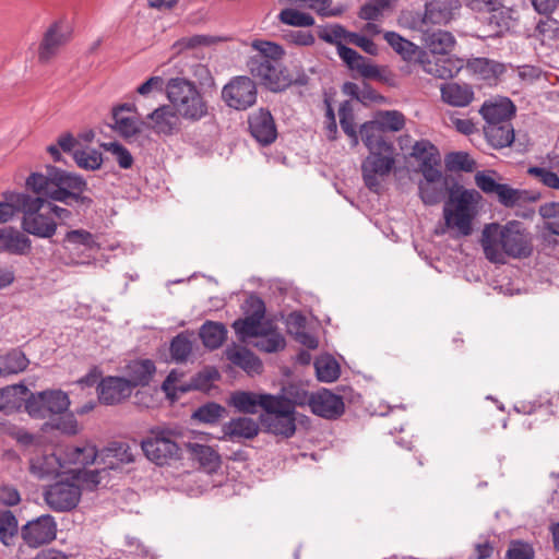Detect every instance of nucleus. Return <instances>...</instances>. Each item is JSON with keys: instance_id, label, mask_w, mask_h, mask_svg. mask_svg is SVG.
Wrapping results in <instances>:
<instances>
[{"instance_id": "1", "label": "nucleus", "mask_w": 559, "mask_h": 559, "mask_svg": "<svg viewBox=\"0 0 559 559\" xmlns=\"http://www.w3.org/2000/svg\"><path fill=\"white\" fill-rule=\"evenodd\" d=\"M440 164L439 157L431 163L426 160L415 169L424 177L418 182V195L427 206L437 205L447 198L443 206L444 227L437 228L436 235L455 229L453 238L471 236L477 205L483 197L479 191L463 187L452 175H444L439 168Z\"/></svg>"}, {"instance_id": "2", "label": "nucleus", "mask_w": 559, "mask_h": 559, "mask_svg": "<svg viewBox=\"0 0 559 559\" xmlns=\"http://www.w3.org/2000/svg\"><path fill=\"white\" fill-rule=\"evenodd\" d=\"M532 234L520 221L486 224L481 233V246L485 257L491 263H504V255L513 259H526L533 254Z\"/></svg>"}, {"instance_id": "3", "label": "nucleus", "mask_w": 559, "mask_h": 559, "mask_svg": "<svg viewBox=\"0 0 559 559\" xmlns=\"http://www.w3.org/2000/svg\"><path fill=\"white\" fill-rule=\"evenodd\" d=\"M166 94L170 104L176 108L179 116L189 121L198 122L207 116L214 118L210 111L207 100L194 82L187 78H171L166 84Z\"/></svg>"}, {"instance_id": "4", "label": "nucleus", "mask_w": 559, "mask_h": 559, "mask_svg": "<svg viewBox=\"0 0 559 559\" xmlns=\"http://www.w3.org/2000/svg\"><path fill=\"white\" fill-rule=\"evenodd\" d=\"M369 155L361 163V176L364 185L373 193H380L381 183L378 176H389L395 168V147L391 141L379 135L373 143V148L368 150Z\"/></svg>"}, {"instance_id": "5", "label": "nucleus", "mask_w": 559, "mask_h": 559, "mask_svg": "<svg viewBox=\"0 0 559 559\" xmlns=\"http://www.w3.org/2000/svg\"><path fill=\"white\" fill-rule=\"evenodd\" d=\"M176 431L170 428L153 427L150 436L141 440V448L146 459L157 466H164L170 460H181V449L171 439Z\"/></svg>"}, {"instance_id": "6", "label": "nucleus", "mask_w": 559, "mask_h": 559, "mask_svg": "<svg viewBox=\"0 0 559 559\" xmlns=\"http://www.w3.org/2000/svg\"><path fill=\"white\" fill-rule=\"evenodd\" d=\"M251 47L258 53L249 57L247 68L250 74L253 78H259L260 83L266 88L272 82L269 73L276 71L273 62L283 59L285 49L282 45L266 39H254Z\"/></svg>"}, {"instance_id": "7", "label": "nucleus", "mask_w": 559, "mask_h": 559, "mask_svg": "<svg viewBox=\"0 0 559 559\" xmlns=\"http://www.w3.org/2000/svg\"><path fill=\"white\" fill-rule=\"evenodd\" d=\"M91 191L87 180L83 175L66 170L58 189H53L50 195L53 202H59L66 206L82 209L84 212L91 210L95 204L93 198L85 192ZM79 213V210H76Z\"/></svg>"}, {"instance_id": "8", "label": "nucleus", "mask_w": 559, "mask_h": 559, "mask_svg": "<svg viewBox=\"0 0 559 559\" xmlns=\"http://www.w3.org/2000/svg\"><path fill=\"white\" fill-rule=\"evenodd\" d=\"M69 395L60 389H47L32 392L26 401L25 412L35 419H45L52 415H61L69 409Z\"/></svg>"}, {"instance_id": "9", "label": "nucleus", "mask_w": 559, "mask_h": 559, "mask_svg": "<svg viewBox=\"0 0 559 559\" xmlns=\"http://www.w3.org/2000/svg\"><path fill=\"white\" fill-rule=\"evenodd\" d=\"M296 412L289 411L273 399L266 413L259 415L262 431L283 439H289L296 433Z\"/></svg>"}, {"instance_id": "10", "label": "nucleus", "mask_w": 559, "mask_h": 559, "mask_svg": "<svg viewBox=\"0 0 559 559\" xmlns=\"http://www.w3.org/2000/svg\"><path fill=\"white\" fill-rule=\"evenodd\" d=\"M257 97V84L246 75L233 78L222 90V99L226 106L239 111L252 107Z\"/></svg>"}, {"instance_id": "11", "label": "nucleus", "mask_w": 559, "mask_h": 559, "mask_svg": "<svg viewBox=\"0 0 559 559\" xmlns=\"http://www.w3.org/2000/svg\"><path fill=\"white\" fill-rule=\"evenodd\" d=\"M46 206V199H39V203L33 206L21 219V228L28 236L39 239H48L52 245L56 241L53 237L57 234L59 223L48 213L41 210Z\"/></svg>"}, {"instance_id": "12", "label": "nucleus", "mask_w": 559, "mask_h": 559, "mask_svg": "<svg viewBox=\"0 0 559 559\" xmlns=\"http://www.w3.org/2000/svg\"><path fill=\"white\" fill-rule=\"evenodd\" d=\"M82 497V487L70 479H60L44 491V500L55 512L74 510Z\"/></svg>"}, {"instance_id": "13", "label": "nucleus", "mask_w": 559, "mask_h": 559, "mask_svg": "<svg viewBox=\"0 0 559 559\" xmlns=\"http://www.w3.org/2000/svg\"><path fill=\"white\" fill-rule=\"evenodd\" d=\"M58 525L51 514H41L21 526V538L29 548L48 545L57 537Z\"/></svg>"}, {"instance_id": "14", "label": "nucleus", "mask_w": 559, "mask_h": 559, "mask_svg": "<svg viewBox=\"0 0 559 559\" xmlns=\"http://www.w3.org/2000/svg\"><path fill=\"white\" fill-rule=\"evenodd\" d=\"M45 170V174L31 171L25 180V189L27 192L33 193L34 197L46 199V202L48 200L53 201L50 193L60 186L66 169L52 164H47Z\"/></svg>"}, {"instance_id": "15", "label": "nucleus", "mask_w": 559, "mask_h": 559, "mask_svg": "<svg viewBox=\"0 0 559 559\" xmlns=\"http://www.w3.org/2000/svg\"><path fill=\"white\" fill-rule=\"evenodd\" d=\"M344 395L326 388L311 392L310 411L313 415L328 420H336L345 413Z\"/></svg>"}, {"instance_id": "16", "label": "nucleus", "mask_w": 559, "mask_h": 559, "mask_svg": "<svg viewBox=\"0 0 559 559\" xmlns=\"http://www.w3.org/2000/svg\"><path fill=\"white\" fill-rule=\"evenodd\" d=\"M72 38V27L66 20H58L50 24L43 36L38 47V60L41 63L48 62L58 49L69 43Z\"/></svg>"}, {"instance_id": "17", "label": "nucleus", "mask_w": 559, "mask_h": 559, "mask_svg": "<svg viewBox=\"0 0 559 559\" xmlns=\"http://www.w3.org/2000/svg\"><path fill=\"white\" fill-rule=\"evenodd\" d=\"M248 130L257 143L263 147L273 144L278 136L275 119L266 107H261L248 116Z\"/></svg>"}, {"instance_id": "18", "label": "nucleus", "mask_w": 559, "mask_h": 559, "mask_svg": "<svg viewBox=\"0 0 559 559\" xmlns=\"http://www.w3.org/2000/svg\"><path fill=\"white\" fill-rule=\"evenodd\" d=\"M273 399L267 392L236 390L227 399V405L243 415H255L259 411L266 413Z\"/></svg>"}, {"instance_id": "19", "label": "nucleus", "mask_w": 559, "mask_h": 559, "mask_svg": "<svg viewBox=\"0 0 559 559\" xmlns=\"http://www.w3.org/2000/svg\"><path fill=\"white\" fill-rule=\"evenodd\" d=\"M52 245L62 247L67 252L78 259L90 258L87 252L97 251L99 249L95 236L83 228L68 230L62 239L52 241ZM75 263H83V261L75 260Z\"/></svg>"}, {"instance_id": "20", "label": "nucleus", "mask_w": 559, "mask_h": 559, "mask_svg": "<svg viewBox=\"0 0 559 559\" xmlns=\"http://www.w3.org/2000/svg\"><path fill=\"white\" fill-rule=\"evenodd\" d=\"M146 119L152 122L141 120L140 123L158 135L170 136L181 131L180 116L174 106L160 105L150 112Z\"/></svg>"}, {"instance_id": "21", "label": "nucleus", "mask_w": 559, "mask_h": 559, "mask_svg": "<svg viewBox=\"0 0 559 559\" xmlns=\"http://www.w3.org/2000/svg\"><path fill=\"white\" fill-rule=\"evenodd\" d=\"M98 402L114 406L128 400L132 394L129 382L122 376L103 377L96 385Z\"/></svg>"}, {"instance_id": "22", "label": "nucleus", "mask_w": 559, "mask_h": 559, "mask_svg": "<svg viewBox=\"0 0 559 559\" xmlns=\"http://www.w3.org/2000/svg\"><path fill=\"white\" fill-rule=\"evenodd\" d=\"M516 106L508 96H497L487 99L479 108V114L486 123L510 122L516 116Z\"/></svg>"}, {"instance_id": "23", "label": "nucleus", "mask_w": 559, "mask_h": 559, "mask_svg": "<svg viewBox=\"0 0 559 559\" xmlns=\"http://www.w3.org/2000/svg\"><path fill=\"white\" fill-rule=\"evenodd\" d=\"M262 430L261 424L249 416H239L231 418L222 426L223 436L218 440H228L231 442L240 439L253 440Z\"/></svg>"}, {"instance_id": "24", "label": "nucleus", "mask_w": 559, "mask_h": 559, "mask_svg": "<svg viewBox=\"0 0 559 559\" xmlns=\"http://www.w3.org/2000/svg\"><path fill=\"white\" fill-rule=\"evenodd\" d=\"M37 454L36 457L29 459L28 471L32 475L43 479L51 476L59 477L62 474L60 471L64 467L66 461L55 451L49 452L45 444Z\"/></svg>"}, {"instance_id": "25", "label": "nucleus", "mask_w": 559, "mask_h": 559, "mask_svg": "<svg viewBox=\"0 0 559 559\" xmlns=\"http://www.w3.org/2000/svg\"><path fill=\"white\" fill-rule=\"evenodd\" d=\"M32 239L13 226L0 228V253L27 257L32 253Z\"/></svg>"}, {"instance_id": "26", "label": "nucleus", "mask_w": 559, "mask_h": 559, "mask_svg": "<svg viewBox=\"0 0 559 559\" xmlns=\"http://www.w3.org/2000/svg\"><path fill=\"white\" fill-rule=\"evenodd\" d=\"M31 390L19 382L0 389V412L5 415H13L22 411L25 412L26 401Z\"/></svg>"}, {"instance_id": "27", "label": "nucleus", "mask_w": 559, "mask_h": 559, "mask_svg": "<svg viewBox=\"0 0 559 559\" xmlns=\"http://www.w3.org/2000/svg\"><path fill=\"white\" fill-rule=\"evenodd\" d=\"M127 381L133 390L138 386H146L156 373V365L150 358H135L126 365Z\"/></svg>"}, {"instance_id": "28", "label": "nucleus", "mask_w": 559, "mask_h": 559, "mask_svg": "<svg viewBox=\"0 0 559 559\" xmlns=\"http://www.w3.org/2000/svg\"><path fill=\"white\" fill-rule=\"evenodd\" d=\"M99 464H104L108 469H116L120 464L134 462V455L128 442L111 441L100 451Z\"/></svg>"}, {"instance_id": "29", "label": "nucleus", "mask_w": 559, "mask_h": 559, "mask_svg": "<svg viewBox=\"0 0 559 559\" xmlns=\"http://www.w3.org/2000/svg\"><path fill=\"white\" fill-rule=\"evenodd\" d=\"M226 358L247 373H260L263 369L262 360L248 347L233 343L225 349Z\"/></svg>"}, {"instance_id": "30", "label": "nucleus", "mask_w": 559, "mask_h": 559, "mask_svg": "<svg viewBox=\"0 0 559 559\" xmlns=\"http://www.w3.org/2000/svg\"><path fill=\"white\" fill-rule=\"evenodd\" d=\"M310 396L311 393L298 382H289L286 385H282L280 392L273 394L276 402L293 412H296L297 407H310Z\"/></svg>"}, {"instance_id": "31", "label": "nucleus", "mask_w": 559, "mask_h": 559, "mask_svg": "<svg viewBox=\"0 0 559 559\" xmlns=\"http://www.w3.org/2000/svg\"><path fill=\"white\" fill-rule=\"evenodd\" d=\"M483 132L487 143L495 150L510 147L515 141V130L511 122L486 123Z\"/></svg>"}, {"instance_id": "32", "label": "nucleus", "mask_w": 559, "mask_h": 559, "mask_svg": "<svg viewBox=\"0 0 559 559\" xmlns=\"http://www.w3.org/2000/svg\"><path fill=\"white\" fill-rule=\"evenodd\" d=\"M466 68L474 74H478L481 80L497 85L500 76L507 71V66L502 62L486 57L472 58L467 61Z\"/></svg>"}, {"instance_id": "33", "label": "nucleus", "mask_w": 559, "mask_h": 559, "mask_svg": "<svg viewBox=\"0 0 559 559\" xmlns=\"http://www.w3.org/2000/svg\"><path fill=\"white\" fill-rule=\"evenodd\" d=\"M441 100L452 107H466L475 98L473 87L456 82L443 83L440 86Z\"/></svg>"}, {"instance_id": "34", "label": "nucleus", "mask_w": 559, "mask_h": 559, "mask_svg": "<svg viewBox=\"0 0 559 559\" xmlns=\"http://www.w3.org/2000/svg\"><path fill=\"white\" fill-rule=\"evenodd\" d=\"M227 333L223 322L206 320L199 330V337L206 349L215 350L225 343Z\"/></svg>"}, {"instance_id": "35", "label": "nucleus", "mask_w": 559, "mask_h": 559, "mask_svg": "<svg viewBox=\"0 0 559 559\" xmlns=\"http://www.w3.org/2000/svg\"><path fill=\"white\" fill-rule=\"evenodd\" d=\"M460 5L459 0H428L425 3L426 17L430 24H447Z\"/></svg>"}, {"instance_id": "36", "label": "nucleus", "mask_w": 559, "mask_h": 559, "mask_svg": "<svg viewBox=\"0 0 559 559\" xmlns=\"http://www.w3.org/2000/svg\"><path fill=\"white\" fill-rule=\"evenodd\" d=\"M187 449L207 473H216L222 464L221 455L212 447L201 443H186Z\"/></svg>"}, {"instance_id": "37", "label": "nucleus", "mask_w": 559, "mask_h": 559, "mask_svg": "<svg viewBox=\"0 0 559 559\" xmlns=\"http://www.w3.org/2000/svg\"><path fill=\"white\" fill-rule=\"evenodd\" d=\"M424 44L432 55L445 56L454 47L455 37L449 31L426 32L424 34Z\"/></svg>"}, {"instance_id": "38", "label": "nucleus", "mask_w": 559, "mask_h": 559, "mask_svg": "<svg viewBox=\"0 0 559 559\" xmlns=\"http://www.w3.org/2000/svg\"><path fill=\"white\" fill-rule=\"evenodd\" d=\"M313 366L318 381L324 383L336 381L342 372L340 362L330 353L317 357Z\"/></svg>"}, {"instance_id": "39", "label": "nucleus", "mask_w": 559, "mask_h": 559, "mask_svg": "<svg viewBox=\"0 0 559 559\" xmlns=\"http://www.w3.org/2000/svg\"><path fill=\"white\" fill-rule=\"evenodd\" d=\"M29 359L21 347L11 348L0 355V376L16 374L26 370Z\"/></svg>"}, {"instance_id": "40", "label": "nucleus", "mask_w": 559, "mask_h": 559, "mask_svg": "<svg viewBox=\"0 0 559 559\" xmlns=\"http://www.w3.org/2000/svg\"><path fill=\"white\" fill-rule=\"evenodd\" d=\"M224 38L219 36L204 35V34H195L190 37H181L177 39L170 47L173 51L171 58H175L181 55L185 50L195 49L197 47H210L217 43L223 41Z\"/></svg>"}, {"instance_id": "41", "label": "nucleus", "mask_w": 559, "mask_h": 559, "mask_svg": "<svg viewBox=\"0 0 559 559\" xmlns=\"http://www.w3.org/2000/svg\"><path fill=\"white\" fill-rule=\"evenodd\" d=\"M263 318H258L253 316H245L243 318H238L231 323V328L235 331V334L240 343H247L250 338H259L261 335L260 332V320Z\"/></svg>"}, {"instance_id": "42", "label": "nucleus", "mask_w": 559, "mask_h": 559, "mask_svg": "<svg viewBox=\"0 0 559 559\" xmlns=\"http://www.w3.org/2000/svg\"><path fill=\"white\" fill-rule=\"evenodd\" d=\"M19 533L21 527L15 514L11 510H0V543L5 547L13 546Z\"/></svg>"}, {"instance_id": "43", "label": "nucleus", "mask_w": 559, "mask_h": 559, "mask_svg": "<svg viewBox=\"0 0 559 559\" xmlns=\"http://www.w3.org/2000/svg\"><path fill=\"white\" fill-rule=\"evenodd\" d=\"M227 414V409L217 402L209 401L193 411L191 419L201 424L215 425Z\"/></svg>"}, {"instance_id": "44", "label": "nucleus", "mask_w": 559, "mask_h": 559, "mask_svg": "<svg viewBox=\"0 0 559 559\" xmlns=\"http://www.w3.org/2000/svg\"><path fill=\"white\" fill-rule=\"evenodd\" d=\"M190 334L192 333L189 330L182 331L170 340V356L171 359L177 364L186 362L192 353L193 343L189 337Z\"/></svg>"}, {"instance_id": "45", "label": "nucleus", "mask_w": 559, "mask_h": 559, "mask_svg": "<svg viewBox=\"0 0 559 559\" xmlns=\"http://www.w3.org/2000/svg\"><path fill=\"white\" fill-rule=\"evenodd\" d=\"M360 35L361 34L359 33L347 31L341 24L331 25V31H329L326 27H323L318 32V36L321 40L331 45H336V47L338 44H342V40L355 45Z\"/></svg>"}, {"instance_id": "46", "label": "nucleus", "mask_w": 559, "mask_h": 559, "mask_svg": "<svg viewBox=\"0 0 559 559\" xmlns=\"http://www.w3.org/2000/svg\"><path fill=\"white\" fill-rule=\"evenodd\" d=\"M384 39L404 61H413V57L415 56L416 50H418L417 45L394 31H386L384 33Z\"/></svg>"}, {"instance_id": "47", "label": "nucleus", "mask_w": 559, "mask_h": 559, "mask_svg": "<svg viewBox=\"0 0 559 559\" xmlns=\"http://www.w3.org/2000/svg\"><path fill=\"white\" fill-rule=\"evenodd\" d=\"M59 430L66 436H75L80 432L79 423L73 412H66L57 419L46 421L41 425V431Z\"/></svg>"}, {"instance_id": "48", "label": "nucleus", "mask_w": 559, "mask_h": 559, "mask_svg": "<svg viewBox=\"0 0 559 559\" xmlns=\"http://www.w3.org/2000/svg\"><path fill=\"white\" fill-rule=\"evenodd\" d=\"M369 123H378L381 132H397L405 126V116L399 110H379Z\"/></svg>"}, {"instance_id": "49", "label": "nucleus", "mask_w": 559, "mask_h": 559, "mask_svg": "<svg viewBox=\"0 0 559 559\" xmlns=\"http://www.w3.org/2000/svg\"><path fill=\"white\" fill-rule=\"evenodd\" d=\"M444 165L448 171L473 173L477 166L476 160L467 152L454 151L444 157Z\"/></svg>"}, {"instance_id": "50", "label": "nucleus", "mask_w": 559, "mask_h": 559, "mask_svg": "<svg viewBox=\"0 0 559 559\" xmlns=\"http://www.w3.org/2000/svg\"><path fill=\"white\" fill-rule=\"evenodd\" d=\"M68 462L71 464H82L84 467L100 460V453L96 445L87 444L84 447H71L67 450Z\"/></svg>"}, {"instance_id": "51", "label": "nucleus", "mask_w": 559, "mask_h": 559, "mask_svg": "<svg viewBox=\"0 0 559 559\" xmlns=\"http://www.w3.org/2000/svg\"><path fill=\"white\" fill-rule=\"evenodd\" d=\"M73 160L76 166L83 170L95 171L102 168L105 157L102 152L96 148L76 150L73 154Z\"/></svg>"}, {"instance_id": "52", "label": "nucleus", "mask_w": 559, "mask_h": 559, "mask_svg": "<svg viewBox=\"0 0 559 559\" xmlns=\"http://www.w3.org/2000/svg\"><path fill=\"white\" fill-rule=\"evenodd\" d=\"M191 73L194 78L195 86L203 94L213 95L216 90V83L214 76L211 73V70L206 64L203 63H194L191 66Z\"/></svg>"}, {"instance_id": "53", "label": "nucleus", "mask_w": 559, "mask_h": 559, "mask_svg": "<svg viewBox=\"0 0 559 559\" xmlns=\"http://www.w3.org/2000/svg\"><path fill=\"white\" fill-rule=\"evenodd\" d=\"M112 121L108 126L126 141L139 135L142 131L141 120H138L135 117L117 116L112 118Z\"/></svg>"}, {"instance_id": "54", "label": "nucleus", "mask_w": 559, "mask_h": 559, "mask_svg": "<svg viewBox=\"0 0 559 559\" xmlns=\"http://www.w3.org/2000/svg\"><path fill=\"white\" fill-rule=\"evenodd\" d=\"M277 19L282 24L294 27H311L316 24V20L310 13L294 8L283 9Z\"/></svg>"}, {"instance_id": "55", "label": "nucleus", "mask_w": 559, "mask_h": 559, "mask_svg": "<svg viewBox=\"0 0 559 559\" xmlns=\"http://www.w3.org/2000/svg\"><path fill=\"white\" fill-rule=\"evenodd\" d=\"M338 116L343 132L350 139L353 145H357L358 133L356 130L353 106L349 100H344L340 104Z\"/></svg>"}, {"instance_id": "56", "label": "nucleus", "mask_w": 559, "mask_h": 559, "mask_svg": "<svg viewBox=\"0 0 559 559\" xmlns=\"http://www.w3.org/2000/svg\"><path fill=\"white\" fill-rule=\"evenodd\" d=\"M9 436L16 440V442L24 449L33 448V452H39L46 444V438L41 435H34L24 428L13 427Z\"/></svg>"}, {"instance_id": "57", "label": "nucleus", "mask_w": 559, "mask_h": 559, "mask_svg": "<svg viewBox=\"0 0 559 559\" xmlns=\"http://www.w3.org/2000/svg\"><path fill=\"white\" fill-rule=\"evenodd\" d=\"M413 60L420 64L426 73L432 74L436 78L448 79L453 76V72L450 68H447L445 66L440 67L438 63L432 66L428 52L420 47L416 50Z\"/></svg>"}, {"instance_id": "58", "label": "nucleus", "mask_w": 559, "mask_h": 559, "mask_svg": "<svg viewBox=\"0 0 559 559\" xmlns=\"http://www.w3.org/2000/svg\"><path fill=\"white\" fill-rule=\"evenodd\" d=\"M105 152L111 153L121 169H130L134 164V158L131 152L119 141L103 142L99 144Z\"/></svg>"}, {"instance_id": "59", "label": "nucleus", "mask_w": 559, "mask_h": 559, "mask_svg": "<svg viewBox=\"0 0 559 559\" xmlns=\"http://www.w3.org/2000/svg\"><path fill=\"white\" fill-rule=\"evenodd\" d=\"M498 171L493 169L479 170L475 174L474 179L478 189L487 195H495L501 182Z\"/></svg>"}, {"instance_id": "60", "label": "nucleus", "mask_w": 559, "mask_h": 559, "mask_svg": "<svg viewBox=\"0 0 559 559\" xmlns=\"http://www.w3.org/2000/svg\"><path fill=\"white\" fill-rule=\"evenodd\" d=\"M409 155L419 160V164H425L426 160L431 163L440 157L438 147L425 139L415 142Z\"/></svg>"}, {"instance_id": "61", "label": "nucleus", "mask_w": 559, "mask_h": 559, "mask_svg": "<svg viewBox=\"0 0 559 559\" xmlns=\"http://www.w3.org/2000/svg\"><path fill=\"white\" fill-rule=\"evenodd\" d=\"M296 73L297 75L295 79H293L292 75H287L286 78H284V80H281V85L277 80L271 82V85H269L266 90H269L272 93H282L292 85L306 86L309 84L310 78L307 75L301 66L297 69Z\"/></svg>"}, {"instance_id": "62", "label": "nucleus", "mask_w": 559, "mask_h": 559, "mask_svg": "<svg viewBox=\"0 0 559 559\" xmlns=\"http://www.w3.org/2000/svg\"><path fill=\"white\" fill-rule=\"evenodd\" d=\"M535 549L523 539H511L506 552V559H534Z\"/></svg>"}, {"instance_id": "63", "label": "nucleus", "mask_w": 559, "mask_h": 559, "mask_svg": "<svg viewBox=\"0 0 559 559\" xmlns=\"http://www.w3.org/2000/svg\"><path fill=\"white\" fill-rule=\"evenodd\" d=\"M261 338L260 341L253 342L252 345L263 353H278L286 346V340L281 333H273Z\"/></svg>"}, {"instance_id": "64", "label": "nucleus", "mask_w": 559, "mask_h": 559, "mask_svg": "<svg viewBox=\"0 0 559 559\" xmlns=\"http://www.w3.org/2000/svg\"><path fill=\"white\" fill-rule=\"evenodd\" d=\"M336 49L341 60L350 71H357L362 62L368 61V58L344 44H338Z\"/></svg>"}]
</instances>
